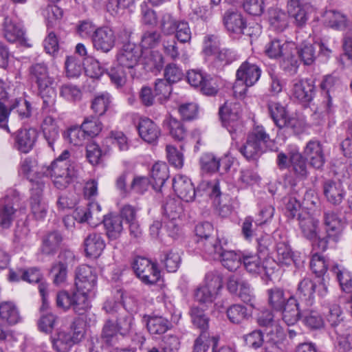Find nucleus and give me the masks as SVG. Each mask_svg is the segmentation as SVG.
<instances>
[{"label":"nucleus","instance_id":"f257e3e1","mask_svg":"<svg viewBox=\"0 0 352 352\" xmlns=\"http://www.w3.org/2000/svg\"><path fill=\"white\" fill-rule=\"evenodd\" d=\"M69 158V151L64 150L50 165L42 166L37 174L50 177L56 188L65 189L75 175L74 166Z\"/></svg>","mask_w":352,"mask_h":352},{"label":"nucleus","instance_id":"f03ea898","mask_svg":"<svg viewBox=\"0 0 352 352\" xmlns=\"http://www.w3.org/2000/svg\"><path fill=\"white\" fill-rule=\"evenodd\" d=\"M173 188L177 196L186 202L192 201L196 194L199 193L201 189L207 191L210 197L215 198L219 197L221 194L218 181L212 182H203L200 184L198 190L196 191L190 179L188 177L182 175L175 177L173 182Z\"/></svg>","mask_w":352,"mask_h":352},{"label":"nucleus","instance_id":"7ed1b4c3","mask_svg":"<svg viewBox=\"0 0 352 352\" xmlns=\"http://www.w3.org/2000/svg\"><path fill=\"white\" fill-rule=\"evenodd\" d=\"M270 140V135L264 127L256 125L248 133L245 142L239 151L247 160H257L263 153Z\"/></svg>","mask_w":352,"mask_h":352},{"label":"nucleus","instance_id":"20e7f679","mask_svg":"<svg viewBox=\"0 0 352 352\" xmlns=\"http://www.w3.org/2000/svg\"><path fill=\"white\" fill-rule=\"evenodd\" d=\"M276 164L280 170L289 169L296 177L305 179L309 175L307 160L296 147L278 153Z\"/></svg>","mask_w":352,"mask_h":352},{"label":"nucleus","instance_id":"39448f33","mask_svg":"<svg viewBox=\"0 0 352 352\" xmlns=\"http://www.w3.org/2000/svg\"><path fill=\"white\" fill-rule=\"evenodd\" d=\"M222 20L227 32L233 36H239L245 34L252 36H257L261 32L258 25L252 28L248 27L245 16L236 8H232L225 11Z\"/></svg>","mask_w":352,"mask_h":352},{"label":"nucleus","instance_id":"423d86ee","mask_svg":"<svg viewBox=\"0 0 352 352\" xmlns=\"http://www.w3.org/2000/svg\"><path fill=\"white\" fill-rule=\"evenodd\" d=\"M323 225L326 236L318 238L314 244V248L324 252L328 248L329 241L338 242L344 228V222L333 212H325L323 216Z\"/></svg>","mask_w":352,"mask_h":352},{"label":"nucleus","instance_id":"0eeeda50","mask_svg":"<svg viewBox=\"0 0 352 352\" xmlns=\"http://www.w3.org/2000/svg\"><path fill=\"white\" fill-rule=\"evenodd\" d=\"M23 210L18 192L10 190L0 201V226L4 229L9 228Z\"/></svg>","mask_w":352,"mask_h":352},{"label":"nucleus","instance_id":"6e6552de","mask_svg":"<svg viewBox=\"0 0 352 352\" xmlns=\"http://www.w3.org/2000/svg\"><path fill=\"white\" fill-rule=\"evenodd\" d=\"M56 302L58 308L64 311L72 309L78 315L84 314L90 308L87 296L78 289L72 293L65 290L58 292Z\"/></svg>","mask_w":352,"mask_h":352},{"label":"nucleus","instance_id":"1a4fd4ad","mask_svg":"<svg viewBox=\"0 0 352 352\" xmlns=\"http://www.w3.org/2000/svg\"><path fill=\"white\" fill-rule=\"evenodd\" d=\"M142 56L140 48L133 43H127L118 50L116 60L118 65L128 70L132 78H134L135 69L139 65Z\"/></svg>","mask_w":352,"mask_h":352},{"label":"nucleus","instance_id":"9d476101","mask_svg":"<svg viewBox=\"0 0 352 352\" xmlns=\"http://www.w3.org/2000/svg\"><path fill=\"white\" fill-rule=\"evenodd\" d=\"M324 297L328 292L327 285L324 282L318 284L309 278H304L301 280L297 287L296 295L298 298L306 302L307 305H311L315 301V294Z\"/></svg>","mask_w":352,"mask_h":352},{"label":"nucleus","instance_id":"9b49d317","mask_svg":"<svg viewBox=\"0 0 352 352\" xmlns=\"http://www.w3.org/2000/svg\"><path fill=\"white\" fill-rule=\"evenodd\" d=\"M105 311L110 314H118L116 327L118 332L122 336L129 333L133 328V318L131 314L128 313L122 305L115 300H107L103 306Z\"/></svg>","mask_w":352,"mask_h":352},{"label":"nucleus","instance_id":"f8f14e48","mask_svg":"<svg viewBox=\"0 0 352 352\" xmlns=\"http://www.w3.org/2000/svg\"><path fill=\"white\" fill-rule=\"evenodd\" d=\"M132 267L137 276L146 284H155L160 278V272L156 264L146 258L136 257L132 263Z\"/></svg>","mask_w":352,"mask_h":352},{"label":"nucleus","instance_id":"ddd939ff","mask_svg":"<svg viewBox=\"0 0 352 352\" xmlns=\"http://www.w3.org/2000/svg\"><path fill=\"white\" fill-rule=\"evenodd\" d=\"M241 106L239 102H226L219 109L222 125L230 133H234L241 126Z\"/></svg>","mask_w":352,"mask_h":352},{"label":"nucleus","instance_id":"4468645a","mask_svg":"<svg viewBox=\"0 0 352 352\" xmlns=\"http://www.w3.org/2000/svg\"><path fill=\"white\" fill-rule=\"evenodd\" d=\"M97 283L96 271L89 265H81L75 272V285L82 294L86 295L93 291Z\"/></svg>","mask_w":352,"mask_h":352},{"label":"nucleus","instance_id":"2eb2a0df","mask_svg":"<svg viewBox=\"0 0 352 352\" xmlns=\"http://www.w3.org/2000/svg\"><path fill=\"white\" fill-rule=\"evenodd\" d=\"M228 289L232 294L239 296L244 302L254 307L255 296L250 285L241 276L238 275H232L229 277Z\"/></svg>","mask_w":352,"mask_h":352},{"label":"nucleus","instance_id":"dca6fc26","mask_svg":"<svg viewBox=\"0 0 352 352\" xmlns=\"http://www.w3.org/2000/svg\"><path fill=\"white\" fill-rule=\"evenodd\" d=\"M116 41V37L113 30L108 26L96 28L92 34L94 47L104 53H108L114 47Z\"/></svg>","mask_w":352,"mask_h":352},{"label":"nucleus","instance_id":"f3484780","mask_svg":"<svg viewBox=\"0 0 352 352\" xmlns=\"http://www.w3.org/2000/svg\"><path fill=\"white\" fill-rule=\"evenodd\" d=\"M258 324L266 327L267 333L270 336L272 347H276V343L281 340L284 336L283 328L274 320V315L270 310L262 311L257 318Z\"/></svg>","mask_w":352,"mask_h":352},{"label":"nucleus","instance_id":"a211bd4d","mask_svg":"<svg viewBox=\"0 0 352 352\" xmlns=\"http://www.w3.org/2000/svg\"><path fill=\"white\" fill-rule=\"evenodd\" d=\"M303 155L309 165L314 168L320 169L325 163L323 146L318 140L309 141L303 149Z\"/></svg>","mask_w":352,"mask_h":352},{"label":"nucleus","instance_id":"6ab92c4d","mask_svg":"<svg viewBox=\"0 0 352 352\" xmlns=\"http://www.w3.org/2000/svg\"><path fill=\"white\" fill-rule=\"evenodd\" d=\"M45 184L43 182H36L32 187L30 197L31 210L37 219H43L47 214V204L43 199V191Z\"/></svg>","mask_w":352,"mask_h":352},{"label":"nucleus","instance_id":"aec40b11","mask_svg":"<svg viewBox=\"0 0 352 352\" xmlns=\"http://www.w3.org/2000/svg\"><path fill=\"white\" fill-rule=\"evenodd\" d=\"M294 44L285 41L273 38L270 39L265 45L264 54L270 58L277 59L284 58L288 59L292 56V50Z\"/></svg>","mask_w":352,"mask_h":352},{"label":"nucleus","instance_id":"412c9836","mask_svg":"<svg viewBox=\"0 0 352 352\" xmlns=\"http://www.w3.org/2000/svg\"><path fill=\"white\" fill-rule=\"evenodd\" d=\"M163 210L165 217L169 219L166 226L170 230V234L174 235L179 230L176 221L180 218L183 212L182 204L179 200L171 199L167 201L163 207Z\"/></svg>","mask_w":352,"mask_h":352},{"label":"nucleus","instance_id":"4be33fe9","mask_svg":"<svg viewBox=\"0 0 352 352\" xmlns=\"http://www.w3.org/2000/svg\"><path fill=\"white\" fill-rule=\"evenodd\" d=\"M74 258L73 253L69 250L61 252L58 255V261L54 263L51 269L53 281L56 285H63L67 280V261Z\"/></svg>","mask_w":352,"mask_h":352},{"label":"nucleus","instance_id":"5701e85b","mask_svg":"<svg viewBox=\"0 0 352 352\" xmlns=\"http://www.w3.org/2000/svg\"><path fill=\"white\" fill-rule=\"evenodd\" d=\"M138 129L141 138L149 144H155L161 135L160 127L148 118H140Z\"/></svg>","mask_w":352,"mask_h":352},{"label":"nucleus","instance_id":"b1692460","mask_svg":"<svg viewBox=\"0 0 352 352\" xmlns=\"http://www.w3.org/2000/svg\"><path fill=\"white\" fill-rule=\"evenodd\" d=\"M298 226L303 236L312 240L317 236L319 221L306 211L298 214Z\"/></svg>","mask_w":352,"mask_h":352},{"label":"nucleus","instance_id":"393cba45","mask_svg":"<svg viewBox=\"0 0 352 352\" xmlns=\"http://www.w3.org/2000/svg\"><path fill=\"white\" fill-rule=\"evenodd\" d=\"M314 91V82L311 80H294L290 91L294 99L300 102H309L311 100Z\"/></svg>","mask_w":352,"mask_h":352},{"label":"nucleus","instance_id":"a878e982","mask_svg":"<svg viewBox=\"0 0 352 352\" xmlns=\"http://www.w3.org/2000/svg\"><path fill=\"white\" fill-rule=\"evenodd\" d=\"M261 70L250 59L243 62L236 71V76L244 80L246 85L253 86L260 78Z\"/></svg>","mask_w":352,"mask_h":352},{"label":"nucleus","instance_id":"bb28decb","mask_svg":"<svg viewBox=\"0 0 352 352\" xmlns=\"http://www.w3.org/2000/svg\"><path fill=\"white\" fill-rule=\"evenodd\" d=\"M2 31L5 38L11 43L23 39L25 35L22 23L9 16L4 18Z\"/></svg>","mask_w":352,"mask_h":352},{"label":"nucleus","instance_id":"cd10ccee","mask_svg":"<svg viewBox=\"0 0 352 352\" xmlns=\"http://www.w3.org/2000/svg\"><path fill=\"white\" fill-rule=\"evenodd\" d=\"M37 138L36 129H23L19 130L15 136V147L22 153H27L32 148Z\"/></svg>","mask_w":352,"mask_h":352},{"label":"nucleus","instance_id":"c85d7f7f","mask_svg":"<svg viewBox=\"0 0 352 352\" xmlns=\"http://www.w3.org/2000/svg\"><path fill=\"white\" fill-rule=\"evenodd\" d=\"M104 240L100 233L89 234L84 240L86 255L89 257L98 258L105 248Z\"/></svg>","mask_w":352,"mask_h":352},{"label":"nucleus","instance_id":"c756f323","mask_svg":"<svg viewBox=\"0 0 352 352\" xmlns=\"http://www.w3.org/2000/svg\"><path fill=\"white\" fill-rule=\"evenodd\" d=\"M280 311L282 313L283 321L288 326L295 324L302 318L299 303L294 296L287 298V303Z\"/></svg>","mask_w":352,"mask_h":352},{"label":"nucleus","instance_id":"7c9ffc66","mask_svg":"<svg viewBox=\"0 0 352 352\" xmlns=\"http://www.w3.org/2000/svg\"><path fill=\"white\" fill-rule=\"evenodd\" d=\"M336 333L338 335V342L344 351L352 348V321L342 320L334 327Z\"/></svg>","mask_w":352,"mask_h":352},{"label":"nucleus","instance_id":"2f4dec72","mask_svg":"<svg viewBox=\"0 0 352 352\" xmlns=\"http://www.w3.org/2000/svg\"><path fill=\"white\" fill-rule=\"evenodd\" d=\"M242 262L245 269L250 274H261L263 272L267 275L270 274L266 265L268 261L262 263L256 254L243 253Z\"/></svg>","mask_w":352,"mask_h":352},{"label":"nucleus","instance_id":"473e14b6","mask_svg":"<svg viewBox=\"0 0 352 352\" xmlns=\"http://www.w3.org/2000/svg\"><path fill=\"white\" fill-rule=\"evenodd\" d=\"M199 248L202 251L204 256L208 259L217 260L222 252V247L215 236H211L208 239L197 240Z\"/></svg>","mask_w":352,"mask_h":352},{"label":"nucleus","instance_id":"72a5a7b5","mask_svg":"<svg viewBox=\"0 0 352 352\" xmlns=\"http://www.w3.org/2000/svg\"><path fill=\"white\" fill-rule=\"evenodd\" d=\"M308 8L307 5L301 4L298 0H289L287 3V12L294 19L298 26H302L306 23L308 19Z\"/></svg>","mask_w":352,"mask_h":352},{"label":"nucleus","instance_id":"f704fd0d","mask_svg":"<svg viewBox=\"0 0 352 352\" xmlns=\"http://www.w3.org/2000/svg\"><path fill=\"white\" fill-rule=\"evenodd\" d=\"M308 8L307 5L301 4L298 0H289L287 3V12L294 19L298 26H302L306 23L308 19Z\"/></svg>","mask_w":352,"mask_h":352},{"label":"nucleus","instance_id":"c9c22d12","mask_svg":"<svg viewBox=\"0 0 352 352\" xmlns=\"http://www.w3.org/2000/svg\"><path fill=\"white\" fill-rule=\"evenodd\" d=\"M31 78L34 80L38 87H46L47 85H52L53 79L50 77L47 65L39 63L33 64L30 67Z\"/></svg>","mask_w":352,"mask_h":352},{"label":"nucleus","instance_id":"e433bc0d","mask_svg":"<svg viewBox=\"0 0 352 352\" xmlns=\"http://www.w3.org/2000/svg\"><path fill=\"white\" fill-rule=\"evenodd\" d=\"M323 188L324 195L329 203L339 205L342 201L344 192L340 183L329 180L324 182Z\"/></svg>","mask_w":352,"mask_h":352},{"label":"nucleus","instance_id":"4c0bfd02","mask_svg":"<svg viewBox=\"0 0 352 352\" xmlns=\"http://www.w3.org/2000/svg\"><path fill=\"white\" fill-rule=\"evenodd\" d=\"M153 179L152 186L156 191H160L169 177L168 167L165 162L155 163L151 170Z\"/></svg>","mask_w":352,"mask_h":352},{"label":"nucleus","instance_id":"58836bf2","mask_svg":"<svg viewBox=\"0 0 352 352\" xmlns=\"http://www.w3.org/2000/svg\"><path fill=\"white\" fill-rule=\"evenodd\" d=\"M63 241L61 234L57 231H52L45 234L42 239L41 251L47 255L54 254Z\"/></svg>","mask_w":352,"mask_h":352},{"label":"nucleus","instance_id":"ea45409f","mask_svg":"<svg viewBox=\"0 0 352 352\" xmlns=\"http://www.w3.org/2000/svg\"><path fill=\"white\" fill-rule=\"evenodd\" d=\"M103 223L107 235L111 240L119 238L123 231L122 220L118 215H109L104 217Z\"/></svg>","mask_w":352,"mask_h":352},{"label":"nucleus","instance_id":"a19ab883","mask_svg":"<svg viewBox=\"0 0 352 352\" xmlns=\"http://www.w3.org/2000/svg\"><path fill=\"white\" fill-rule=\"evenodd\" d=\"M303 324L311 330H320L324 327V320L322 314L314 309H307L302 311Z\"/></svg>","mask_w":352,"mask_h":352},{"label":"nucleus","instance_id":"79ce46f5","mask_svg":"<svg viewBox=\"0 0 352 352\" xmlns=\"http://www.w3.org/2000/svg\"><path fill=\"white\" fill-rule=\"evenodd\" d=\"M0 317L10 324H15L20 320L18 308L12 301H3L0 303Z\"/></svg>","mask_w":352,"mask_h":352},{"label":"nucleus","instance_id":"37998d69","mask_svg":"<svg viewBox=\"0 0 352 352\" xmlns=\"http://www.w3.org/2000/svg\"><path fill=\"white\" fill-rule=\"evenodd\" d=\"M219 259L221 260L222 265L229 271H235L241 265L243 253L241 252H236L232 250H222Z\"/></svg>","mask_w":352,"mask_h":352},{"label":"nucleus","instance_id":"c03bdc74","mask_svg":"<svg viewBox=\"0 0 352 352\" xmlns=\"http://www.w3.org/2000/svg\"><path fill=\"white\" fill-rule=\"evenodd\" d=\"M52 347L57 352H67L72 347L71 335L58 329L51 336Z\"/></svg>","mask_w":352,"mask_h":352},{"label":"nucleus","instance_id":"a18cd8bd","mask_svg":"<svg viewBox=\"0 0 352 352\" xmlns=\"http://www.w3.org/2000/svg\"><path fill=\"white\" fill-rule=\"evenodd\" d=\"M267 300L270 307L275 311H280L287 303V298L285 297V292L277 287L267 289Z\"/></svg>","mask_w":352,"mask_h":352},{"label":"nucleus","instance_id":"49530a36","mask_svg":"<svg viewBox=\"0 0 352 352\" xmlns=\"http://www.w3.org/2000/svg\"><path fill=\"white\" fill-rule=\"evenodd\" d=\"M323 20L327 26L336 30H343L347 22L344 14L335 10L326 11L323 14Z\"/></svg>","mask_w":352,"mask_h":352},{"label":"nucleus","instance_id":"de8ad7c7","mask_svg":"<svg viewBox=\"0 0 352 352\" xmlns=\"http://www.w3.org/2000/svg\"><path fill=\"white\" fill-rule=\"evenodd\" d=\"M219 338L215 336L210 337L206 332H201L195 340L192 352H206L209 346H212V351L214 346H217Z\"/></svg>","mask_w":352,"mask_h":352},{"label":"nucleus","instance_id":"09e8293b","mask_svg":"<svg viewBox=\"0 0 352 352\" xmlns=\"http://www.w3.org/2000/svg\"><path fill=\"white\" fill-rule=\"evenodd\" d=\"M268 111L275 124L280 129L283 128L287 113L285 107L279 102L270 101L267 104Z\"/></svg>","mask_w":352,"mask_h":352},{"label":"nucleus","instance_id":"8fccbe9b","mask_svg":"<svg viewBox=\"0 0 352 352\" xmlns=\"http://www.w3.org/2000/svg\"><path fill=\"white\" fill-rule=\"evenodd\" d=\"M118 329L111 320L106 321L102 328L101 340L107 346H112L117 342V333Z\"/></svg>","mask_w":352,"mask_h":352},{"label":"nucleus","instance_id":"3c124183","mask_svg":"<svg viewBox=\"0 0 352 352\" xmlns=\"http://www.w3.org/2000/svg\"><path fill=\"white\" fill-rule=\"evenodd\" d=\"M262 222H256L251 217H247L241 224V235L247 241H252L257 235V230Z\"/></svg>","mask_w":352,"mask_h":352},{"label":"nucleus","instance_id":"603ef678","mask_svg":"<svg viewBox=\"0 0 352 352\" xmlns=\"http://www.w3.org/2000/svg\"><path fill=\"white\" fill-rule=\"evenodd\" d=\"M226 313L230 321L236 324L241 323L251 316V313L248 311L247 308L239 304L230 306Z\"/></svg>","mask_w":352,"mask_h":352},{"label":"nucleus","instance_id":"864d4df0","mask_svg":"<svg viewBox=\"0 0 352 352\" xmlns=\"http://www.w3.org/2000/svg\"><path fill=\"white\" fill-rule=\"evenodd\" d=\"M298 54L305 65H309L316 59V47L314 44L303 41L297 47Z\"/></svg>","mask_w":352,"mask_h":352},{"label":"nucleus","instance_id":"5fc2aeb1","mask_svg":"<svg viewBox=\"0 0 352 352\" xmlns=\"http://www.w3.org/2000/svg\"><path fill=\"white\" fill-rule=\"evenodd\" d=\"M170 327V323L166 318L162 316H153L147 321V329L151 334H162Z\"/></svg>","mask_w":352,"mask_h":352},{"label":"nucleus","instance_id":"6e6d98bb","mask_svg":"<svg viewBox=\"0 0 352 352\" xmlns=\"http://www.w3.org/2000/svg\"><path fill=\"white\" fill-rule=\"evenodd\" d=\"M287 18L285 12L278 9H274L270 12L269 21L275 30L282 32L287 26Z\"/></svg>","mask_w":352,"mask_h":352},{"label":"nucleus","instance_id":"4d7b16f0","mask_svg":"<svg viewBox=\"0 0 352 352\" xmlns=\"http://www.w3.org/2000/svg\"><path fill=\"white\" fill-rule=\"evenodd\" d=\"M199 162L201 170L204 173H215L221 167L219 159L212 153L203 154L200 157Z\"/></svg>","mask_w":352,"mask_h":352},{"label":"nucleus","instance_id":"13d9d810","mask_svg":"<svg viewBox=\"0 0 352 352\" xmlns=\"http://www.w3.org/2000/svg\"><path fill=\"white\" fill-rule=\"evenodd\" d=\"M9 104V111H12L16 110L19 116L23 119L30 116L31 115V106L27 100L19 98L14 100H8Z\"/></svg>","mask_w":352,"mask_h":352},{"label":"nucleus","instance_id":"bf43d9fd","mask_svg":"<svg viewBox=\"0 0 352 352\" xmlns=\"http://www.w3.org/2000/svg\"><path fill=\"white\" fill-rule=\"evenodd\" d=\"M64 138L71 144L81 146L86 137L82 126H74L64 133Z\"/></svg>","mask_w":352,"mask_h":352},{"label":"nucleus","instance_id":"052dcab7","mask_svg":"<svg viewBox=\"0 0 352 352\" xmlns=\"http://www.w3.org/2000/svg\"><path fill=\"white\" fill-rule=\"evenodd\" d=\"M276 260L280 265H289L293 263V254L289 246L285 242L276 244Z\"/></svg>","mask_w":352,"mask_h":352},{"label":"nucleus","instance_id":"680f3d73","mask_svg":"<svg viewBox=\"0 0 352 352\" xmlns=\"http://www.w3.org/2000/svg\"><path fill=\"white\" fill-rule=\"evenodd\" d=\"M111 103V96L108 93L96 96L92 101L91 109L96 115L101 116L107 111Z\"/></svg>","mask_w":352,"mask_h":352},{"label":"nucleus","instance_id":"e2e57ef3","mask_svg":"<svg viewBox=\"0 0 352 352\" xmlns=\"http://www.w3.org/2000/svg\"><path fill=\"white\" fill-rule=\"evenodd\" d=\"M203 285L219 295L223 287L222 276L216 271L208 272L205 276Z\"/></svg>","mask_w":352,"mask_h":352},{"label":"nucleus","instance_id":"0e129e2a","mask_svg":"<svg viewBox=\"0 0 352 352\" xmlns=\"http://www.w3.org/2000/svg\"><path fill=\"white\" fill-rule=\"evenodd\" d=\"M170 135L178 141L183 140L186 135V131L183 124L175 118L170 117L166 122Z\"/></svg>","mask_w":352,"mask_h":352},{"label":"nucleus","instance_id":"69168bd1","mask_svg":"<svg viewBox=\"0 0 352 352\" xmlns=\"http://www.w3.org/2000/svg\"><path fill=\"white\" fill-rule=\"evenodd\" d=\"M81 126L86 135H87L93 137L98 135L101 131L102 124L98 118L91 116L85 119Z\"/></svg>","mask_w":352,"mask_h":352},{"label":"nucleus","instance_id":"338daca9","mask_svg":"<svg viewBox=\"0 0 352 352\" xmlns=\"http://www.w3.org/2000/svg\"><path fill=\"white\" fill-rule=\"evenodd\" d=\"M190 315L193 324L200 329L201 332H206L209 319L204 311L197 307H192L190 309Z\"/></svg>","mask_w":352,"mask_h":352},{"label":"nucleus","instance_id":"774afa93","mask_svg":"<svg viewBox=\"0 0 352 352\" xmlns=\"http://www.w3.org/2000/svg\"><path fill=\"white\" fill-rule=\"evenodd\" d=\"M179 21H177L170 13L164 12L161 15L160 28L164 34H173Z\"/></svg>","mask_w":352,"mask_h":352}]
</instances>
